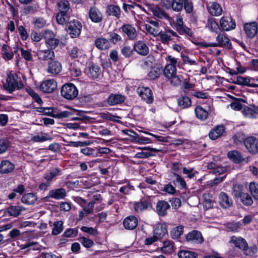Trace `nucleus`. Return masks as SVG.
I'll list each match as a JSON object with an SVG mask.
<instances>
[{
    "label": "nucleus",
    "mask_w": 258,
    "mask_h": 258,
    "mask_svg": "<svg viewBox=\"0 0 258 258\" xmlns=\"http://www.w3.org/2000/svg\"><path fill=\"white\" fill-rule=\"evenodd\" d=\"M125 100V97L121 94H111L107 99V102L110 106L121 103Z\"/></svg>",
    "instance_id": "4be33fe9"
},
{
    "label": "nucleus",
    "mask_w": 258,
    "mask_h": 258,
    "mask_svg": "<svg viewBox=\"0 0 258 258\" xmlns=\"http://www.w3.org/2000/svg\"><path fill=\"white\" fill-rule=\"evenodd\" d=\"M161 74V70L159 68L152 69L148 74V77L150 80L157 79Z\"/></svg>",
    "instance_id": "6e6d98bb"
},
{
    "label": "nucleus",
    "mask_w": 258,
    "mask_h": 258,
    "mask_svg": "<svg viewBox=\"0 0 258 258\" xmlns=\"http://www.w3.org/2000/svg\"><path fill=\"white\" fill-rule=\"evenodd\" d=\"M240 200L242 204L246 206H250L253 203L252 198L247 193L242 194V195L240 196Z\"/></svg>",
    "instance_id": "864d4df0"
},
{
    "label": "nucleus",
    "mask_w": 258,
    "mask_h": 258,
    "mask_svg": "<svg viewBox=\"0 0 258 258\" xmlns=\"http://www.w3.org/2000/svg\"><path fill=\"white\" fill-rule=\"evenodd\" d=\"M150 24H146L144 25L146 30L150 34L154 36H158L160 34L159 22L155 21L150 20Z\"/></svg>",
    "instance_id": "f8f14e48"
},
{
    "label": "nucleus",
    "mask_w": 258,
    "mask_h": 258,
    "mask_svg": "<svg viewBox=\"0 0 258 258\" xmlns=\"http://www.w3.org/2000/svg\"><path fill=\"white\" fill-rule=\"evenodd\" d=\"M134 50L139 54L145 56L149 52V49L147 45L142 41H137L134 46Z\"/></svg>",
    "instance_id": "6ab92c4d"
},
{
    "label": "nucleus",
    "mask_w": 258,
    "mask_h": 258,
    "mask_svg": "<svg viewBox=\"0 0 258 258\" xmlns=\"http://www.w3.org/2000/svg\"><path fill=\"white\" fill-rule=\"evenodd\" d=\"M184 226L179 225L173 228L170 232L171 237L173 239H177L180 238L183 233Z\"/></svg>",
    "instance_id": "473e14b6"
},
{
    "label": "nucleus",
    "mask_w": 258,
    "mask_h": 258,
    "mask_svg": "<svg viewBox=\"0 0 258 258\" xmlns=\"http://www.w3.org/2000/svg\"><path fill=\"white\" fill-rule=\"evenodd\" d=\"M137 92L139 96L147 103H152L153 101V97L151 90L148 87H139Z\"/></svg>",
    "instance_id": "6e6552de"
},
{
    "label": "nucleus",
    "mask_w": 258,
    "mask_h": 258,
    "mask_svg": "<svg viewBox=\"0 0 258 258\" xmlns=\"http://www.w3.org/2000/svg\"><path fill=\"white\" fill-rule=\"evenodd\" d=\"M109 39L111 42L113 44L116 43L117 42L122 40L121 37L118 34L114 32H110L109 33Z\"/></svg>",
    "instance_id": "e2e57ef3"
},
{
    "label": "nucleus",
    "mask_w": 258,
    "mask_h": 258,
    "mask_svg": "<svg viewBox=\"0 0 258 258\" xmlns=\"http://www.w3.org/2000/svg\"><path fill=\"white\" fill-rule=\"evenodd\" d=\"M89 18L94 23H99L102 21V15L100 11L96 7L90 8L89 12Z\"/></svg>",
    "instance_id": "aec40b11"
},
{
    "label": "nucleus",
    "mask_w": 258,
    "mask_h": 258,
    "mask_svg": "<svg viewBox=\"0 0 258 258\" xmlns=\"http://www.w3.org/2000/svg\"><path fill=\"white\" fill-rule=\"evenodd\" d=\"M195 111L196 116L201 120H205L208 116V112L200 106L196 107Z\"/></svg>",
    "instance_id": "4c0bfd02"
},
{
    "label": "nucleus",
    "mask_w": 258,
    "mask_h": 258,
    "mask_svg": "<svg viewBox=\"0 0 258 258\" xmlns=\"http://www.w3.org/2000/svg\"><path fill=\"white\" fill-rule=\"evenodd\" d=\"M217 43H210L206 45L207 47L224 46L229 49L231 48V44L229 39L223 33L219 34L216 37Z\"/></svg>",
    "instance_id": "39448f33"
},
{
    "label": "nucleus",
    "mask_w": 258,
    "mask_h": 258,
    "mask_svg": "<svg viewBox=\"0 0 258 258\" xmlns=\"http://www.w3.org/2000/svg\"><path fill=\"white\" fill-rule=\"evenodd\" d=\"M67 196V192L64 188H59L50 190L46 198H51L57 200L64 199Z\"/></svg>",
    "instance_id": "ddd939ff"
},
{
    "label": "nucleus",
    "mask_w": 258,
    "mask_h": 258,
    "mask_svg": "<svg viewBox=\"0 0 258 258\" xmlns=\"http://www.w3.org/2000/svg\"><path fill=\"white\" fill-rule=\"evenodd\" d=\"M234 142L236 144L241 143L243 142L246 138L244 135L241 133H237L234 136H233Z\"/></svg>",
    "instance_id": "0e129e2a"
},
{
    "label": "nucleus",
    "mask_w": 258,
    "mask_h": 258,
    "mask_svg": "<svg viewBox=\"0 0 258 258\" xmlns=\"http://www.w3.org/2000/svg\"><path fill=\"white\" fill-rule=\"evenodd\" d=\"M149 206V202L147 201L144 200L135 203L134 209L136 212H140L143 210H147Z\"/></svg>",
    "instance_id": "58836bf2"
},
{
    "label": "nucleus",
    "mask_w": 258,
    "mask_h": 258,
    "mask_svg": "<svg viewBox=\"0 0 258 258\" xmlns=\"http://www.w3.org/2000/svg\"><path fill=\"white\" fill-rule=\"evenodd\" d=\"M120 30L131 40H135L138 36L136 28L130 24H123Z\"/></svg>",
    "instance_id": "9d476101"
},
{
    "label": "nucleus",
    "mask_w": 258,
    "mask_h": 258,
    "mask_svg": "<svg viewBox=\"0 0 258 258\" xmlns=\"http://www.w3.org/2000/svg\"><path fill=\"white\" fill-rule=\"evenodd\" d=\"M163 74L172 85L177 86L181 84L180 78L176 75V66L166 65L164 69Z\"/></svg>",
    "instance_id": "f03ea898"
},
{
    "label": "nucleus",
    "mask_w": 258,
    "mask_h": 258,
    "mask_svg": "<svg viewBox=\"0 0 258 258\" xmlns=\"http://www.w3.org/2000/svg\"><path fill=\"white\" fill-rule=\"evenodd\" d=\"M207 168L209 169L212 170L211 172L215 174H221L226 171L225 167L218 165L214 162L209 163L207 165Z\"/></svg>",
    "instance_id": "2f4dec72"
},
{
    "label": "nucleus",
    "mask_w": 258,
    "mask_h": 258,
    "mask_svg": "<svg viewBox=\"0 0 258 258\" xmlns=\"http://www.w3.org/2000/svg\"><path fill=\"white\" fill-rule=\"evenodd\" d=\"M3 86L4 90L9 93H12L16 90L21 89L24 86L21 79L15 73L8 74L6 82Z\"/></svg>",
    "instance_id": "f257e3e1"
},
{
    "label": "nucleus",
    "mask_w": 258,
    "mask_h": 258,
    "mask_svg": "<svg viewBox=\"0 0 258 258\" xmlns=\"http://www.w3.org/2000/svg\"><path fill=\"white\" fill-rule=\"evenodd\" d=\"M62 70L61 63L58 61H52L48 63L47 72L53 75H56L60 73Z\"/></svg>",
    "instance_id": "a211bd4d"
},
{
    "label": "nucleus",
    "mask_w": 258,
    "mask_h": 258,
    "mask_svg": "<svg viewBox=\"0 0 258 258\" xmlns=\"http://www.w3.org/2000/svg\"><path fill=\"white\" fill-rule=\"evenodd\" d=\"M178 106L182 108L189 107L191 104L190 99L187 96H181L177 100Z\"/></svg>",
    "instance_id": "e433bc0d"
},
{
    "label": "nucleus",
    "mask_w": 258,
    "mask_h": 258,
    "mask_svg": "<svg viewBox=\"0 0 258 258\" xmlns=\"http://www.w3.org/2000/svg\"><path fill=\"white\" fill-rule=\"evenodd\" d=\"M186 239L187 241H191L197 243H201L204 241L201 233L196 230L189 232L186 235Z\"/></svg>",
    "instance_id": "f3484780"
},
{
    "label": "nucleus",
    "mask_w": 258,
    "mask_h": 258,
    "mask_svg": "<svg viewBox=\"0 0 258 258\" xmlns=\"http://www.w3.org/2000/svg\"><path fill=\"white\" fill-rule=\"evenodd\" d=\"M204 206L207 209H211L213 206L212 196L209 194H205L203 195Z\"/></svg>",
    "instance_id": "3c124183"
},
{
    "label": "nucleus",
    "mask_w": 258,
    "mask_h": 258,
    "mask_svg": "<svg viewBox=\"0 0 258 258\" xmlns=\"http://www.w3.org/2000/svg\"><path fill=\"white\" fill-rule=\"evenodd\" d=\"M82 113V111L78 110L76 109H72L68 111H63L59 113H55L53 117L57 118H62L69 117L71 115L76 114L77 115L80 116Z\"/></svg>",
    "instance_id": "bb28decb"
},
{
    "label": "nucleus",
    "mask_w": 258,
    "mask_h": 258,
    "mask_svg": "<svg viewBox=\"0 0 258 258\" xmlns=\"http://www.w3.org/2000/svg\"><path fill=\"white\" fill-rule=\"evenodd\" d=\"M95 44L96 46L101 50H105L109 48L110 44L108 40L99 38L95 40Z\"/></svg>",
    "instance_id": "f704fd0d"
},
{
    "label": "nucleus",
    "mask_w": 258,
    "mask_h": 258,
    "mask_svg": "<svg viewBox=\"0 0 258 258\" xmlns=\"http://www.w3.org/2000/svg\"><path fill=\"white\" fill-rule=\"evenodd\" d=\"M78 230L76 229H68L63 233V236L65 237H74L77 236Z\"/></svg>",
    "instance_id": "774afa93"
},
{
    "label": "nucleus",
    "mask_w": 258,
    "mask_h": 258,
    "mask_svg": "<svg viewBox=\"0 0 258 258\" xmlns=\"http://www.w3.org/2000/svg\"><path fill=\"white\" fill-rule=\"evenodd\" d=\"M150 9L153 15L159 18H166L168 17L167 15L162 10L156 6L151 7Z\"/></svg>",
    "instance_id": "a19ab883"
},
{
    "label": "nucleus",
    "mask_w": 258,
    "mask_h": 258,
    "mask_svg": "<svg viewBox=\"0 0 258 258\" xmlns=\"http://www.w3.org/2000/svg\"><path fill=\"white\" fill-rule=\"evenodd\" d=\"M69 54L72 58H75L80 56L82 54V52L80 49L75 46L69 51Z\"/></svg>",
    "instance_id": "052dcab7"
},
{
    "label": "nucleus",
    "mask_w": 258,
    "mask_h": 258,
    "mask_svg": "<svg viewBox=\"0 0 258 258\" xmlns=\"http://www.w3.org/2000/svg\"><path fill=\"white\" fill-rule=\"evenodd\" d=\"M53 228L52 229V234L56 235L60 233L63 230V222L57 221L53 223Z\"/></svg>",
    "instance_id": "79ce46f5"
},
{
    "label": "nucleus",
    "mask_w": 258,
    "mask_h": 258,
    "mask_svg": "<svg viewBox=\"0 0 258 258\" xmlns=\"http://www.w3.org/2000/svg\"><path fill=\"white\" fill-rule=\"evenodd\" d=\"M244 146L251 154L258 153V140L254 137H248L244 141Z\"/></svg>",
    "instance_id": "423d86ee"
},
{
    "label": "nucleus",
    "mask_w": 258,
    "mask_h": 258,
    "mask_svg": "<svg viewBox=\"0 0 258 258\" xmlns=\"http://www.w3.org/2000/svg\"><path fill=\"white\" fill-rule=\"evenodd\" d=\"M107 13L108 15L118 18L120 15V8L117 6L110 5L108 7Z\"/></svg>",
    "instance_id": "49530a36"
},
{
    "label": "nucleus",
    "mask_w": 258,
    "mask_h": 258,
    "mask_svg": "<svg viewBox=\"0 0 258 258\" xmlns=\"http://www.w3.org/2000/svg\"><path fill=\"white\" fill-rule=\"evenodd\" d=\"M59 172V170L57 168H55L45 173L44 177L47 181H51L54 177L58 175Z\"/></svg>",
    "instance_id": "8fccbe9b"
},
{
    "label": "nucleus",
    "mask_w": 258,
    "mask_h": 258,
    "mask_svg": "<svg viewBox=\"0 0 258 258\" xmlns=\"http://www.w3.org/2000/svg\"><path fill=\"white\" fill-rule=\"evenodd\" d=\"M178 256L179 258H197V254L193 251L181 250L178 252Z\"/></svg>",
    "instance_id": "c03bdc74"
},
{
    "label": "nucleus",
    "mask_w": 258,
    "mask_h": 258,
    "mask_svg": "<svg viewBox=\"0 0 258 258\" xmlns=\"http://www.w3.org/2000/svg\"><path fill=\"white\" fill-rule=\"evenodd\" d=\"M79 242L85 247L90 248L94 244L93 240L85 237H82L79 239Z\"/></svg>",
    "instance_id": "680f3d73"
},
{
    "label": "nucleus",
    "mask_w": 258,
    "mask_h": 258,
    "mask_svg": "<svg viewBox=\"0 0 258 258\" xmlns=\"http://www.w3.org/2000/svg\"><path fill=\"white\" fill-rule=\"evenodd\" d=\"M183 7V0H173L172 3V9L176 12H179L182 9Z\"/></svg>",
    "instance_id": "bf43d9fd"
},
{
    "label": "nucleus",
    "mask_w": 258,
    "mask_h": 258,
    "mask_svg": "<svg viewBox=\"0 0 258 258\" xmlns=\"http://www.w3.org/2000/svg\"><path fill=\"white\" fill-rule=\"evenodd\" d=\"M250 82L249 78L247 77H243L238 76L236 78L235 81H233V83L239 85L248 86V83Z\"/></svg>",
    "instance_id": "5fc2aeb1"
},
{
    "label": "nucleus",
    "mask_w": 258,
    "mask_h": 258,
    "mask_svg": "<svg viewBox=\"0 0 258 258\" xmlns=\"http://www.w3.org/2000/svg\"><path fill=\"white\" fill-rule=\"evenodd\" d=\"M56 19L59 24L63 25L69 20V15L68 13L59 12L56 15Z\"/></svg>",
    "instance_id": "a18cd8bd"
},
{
    "label": "nucleus",
    "mask_w": 258,
    "mask_h": 258,
    "mask_svg": "<svg viewBox=\"0 0 258 258\" xmlns=\"http://www.w3.org/2000/svg\"><path fill=\"white\" fill-rule=\"evenodd\" d=\"M25 210V208L20 206H11L5 210V213H7L9 216L13 217H16L21 214L23 211Z\"/></svg>",
    "instance_id": "dca6fc26"
},
{
    "label": "nucleus",
    "mask_w": 258,
    "mask_h": 258,
    "mask_svg": "<svg viewBox=\"0 0 258 258\" xmlns=\"http://www.w3.org/2000/svg\"><path fill=\"white\" fill-rule=\"evenodd\" d=\"M38 58L43 61L52 60L55 57V53L53 49L50 48L43 49L41 47L36 53Z\"/></svg>",
    "instance_id": "0eeeda50"
},
{
    "label": "nucleus",
    "mask_w": 258,
    "mask_h": 258,
    "mask_svg": "<svg viewBox=\"0 0 258 258\" xmlns=\"http://www.w3.org/2000/svg\"><path fill=\"white\" fill-rule=\"evenodd\" d=\"M36 196L32 193H28L24 195L21 198L23 203L27 205H33L37 201Z\"/></svg>",
    "instance_id": "72a5a7b5"
},
{
    "label": "nucleus",
    "mask_w": 258,
    "mask_h": 258,
    "mask_svg": "<svg viewBox=\"0 0 258 258\" xmlns=\"http://www.w3.org/2000/svg\"><path fill=\"white\" fill-rule=\"evenodd\" d=\"M228 157L236 164L240 163L244 160L241 153L236 150H232L227 154Z\"/></svg>",
    "instance_id": "393cba45"
},
{
    "label": "nucleus",
    "mask_w": 258,
    "mask_h": 258,
    "mask_svg": "<svg viewBox=\"0 0 258 258\" xmlns=\"http://www.w3.org/2000/svg\"><path fill=\"white\" fill-rule=\"evenodd\" d=\"M220 25L221 29L224 31H229L235 27L234 21L229 17H223L220 21Z\"/></svg>",
    "instance_id": "9b49d317"
},
{
    "label": "nucleus",
    "mask_w": 258,
    "mask_h": 258,
    "mask_svg": "<svg viewBox=\"0 0 258 258\" xmlns=\"http://www.w3.org/2000/svg\"><path fill=\"white\" fill-rule=\"evenodd\" d=\"M209 13L215 16H218L221 15L222 9L217 3L213 2L208 6Z\"/></svg>",
    "instance_id": "c756f323"
},
{
    "label": "nucleus",
    "mask_w": 258,
    "mask_h": 258,
    "mask_svg": "<svg viewBox=\"0 0 258 258\" xmlns=\"http://www.w3.org/2000/svg\"><path fill=\"white\" fill-rule=\"evenodd\" d=\"M57 88V83L54 79H48L44 81L40 85V89L46 93H50L54 91Z\"/></svg>",
    "instance_id": "1a4fd4ad"
},
{
    "label": "nucleus",
    "mask_w": 258,
    "mask_h": 258,
    "mask_svg": "<svg viewBox=\"0 0 258 258\" xmlns=\"http://www.w3.org/2000/svg\"><path fill=\"white\" fill-rule=\"evenodd\" d=\"M174 250L173 242L166 240L163 241V246L160 248V251L165 254H170Z\"/></svg>",
    "instance_id": "7c9ffc66"
},
{
    "label": "nucleus",
    "mask_w": 258,
    "mask_h": 258,
    "mask_svg": "<svg viewBox=\"0 0 258 258\" xmlns=\"http://www.w3.org/2000/svg\"><path fill=\"white\" fill-rule=\"evenodd\" d=\"M219 203L220 205L225 209L228 208L232 205V200L230 199L224 192H221L219 196Z\"/></svg>",
    "instance_id": "412c9836"
},
{
    "label": "nucleus",
    "mask_w": 258,
    "mask_h": 258,
    "mask_svg": "<svg viewBox=\"0 0 258 258\" xmlns=\"http://www.w3.org/2000/svg\"><path fill=\"white\" fill-rule=\"evenodd\" d=\"M57 6L59 12L68 13L70 9V4L67 1H60L57 3Z\"/></svg>",
    "instance_id": "de8ad7c7"
},
{
    "label": "nucleus",
    "mask_w": 258,
    "mask_h": 258,
    "mask_svg": "<svg viewBox=\"0 0 258 258\" xmlns=\"http://www.w3.org/2000/svg\"><path fill=\"white\" fill-rule=\"evenodd\" d=\"M15 165L8 160L2 161L0 164V173H9L14 170Z\"/></svg>",
    "instance_id": "a878e982"
},
{
    "label": "nucleus",
    "mask_w": 258,
    "mask_h": 258,
    "mask_svg": "<svg viewBox=\"0 0 258 258\" xmlns=\"http://www.w3.org/2000/svg\"><path fill=\"white\" fill-rule=\"evenodd\" d=\"M61 95L68 100H73L78 95V90L72 83H66L61 88Z\"/></svg>",
    "instance_id": "7ed1b4c3"
},
{
    "label": "nucleus",
    "mask_w": 258,
    "mask_h": 258,
    "mask_svg": "<svg viewBox=\"0 0 258 258\" xmlns=\"http://www.w3.org/2000/svg\"><path fill=\"white\" fill-rule=\"evenodd\" d=\"M3 56L5 59L10 60L14 56L13 53L10 50L9 47L6 44L2 47Z\"/></svg>",
    "instance_id": "603ef678"
},
{
    "label": "nucleus",
    "mask_w": 258,
    "mask_h": 258,
    "mask_svg": "<svg viewBox=\"0 0 258 258\" xmlns=\"http://www.w3.org/2000/svg\"><path fill=\"white\" fill-rule=\"evenodd\" d=\"M32 24L37 28H41L46 24V20L42 17H35L33 19Z\"/></svg>",
    "instance_id": "09e8293b"
},
{
    "label": "nucleus",
    "mask_w": 258,
    "mask_h": 258,
    "mask_svg": "<svg viewBox=\"0 0 258 258\" xmlns=\"http://www.w3.org/2000/svg\"><path fill=\"white\" fill-rule=\"evenodd\" d=\"M170 208L169 204L165 201L161 200L157 202L156 205V211L158 215L164 217L167 214V210Z\"/></svg>",
    "instance_id": "2eb2a0df"
},
{
    "label": "nucleus",
    "mask_w": 258,
    "mask_h": 258,
    "mask_svg": "<svg viewBox=\"0 0 258 258\" xmlns=\"http://www.w3.org/2000/svg\"><path fill=\"white\" fill-rule=\"evenodd\" d=\"M173 176L175 179V181L179 183L183 188H186V182L183 178H182L179 174L173 173Z\"/></svg>",
    "instance_id": "338daca9"
},
{
    "label": "nucleus",
    "mask_w": 258,
    "mask_h": 258,
    "mask_svg": "<svg viewBox=\"0 0 258 258\" xmlns=\"http://www.w3.org/2000/svg\"><path fill=\"white\" fill-rule=\"evenodd\" d=\"M230 241L233 243L235 246L239 248L245 249L247 246L245 239L240 237L233 236L231 237Z\"/></svg>",
    "instance_id": "cd10ccee"
},
{
    "label": "nucleus",
    "mask_w": 258,
    "mask_h": 258,
    "mask_svg": "<svg viewBox=\"0 0 258 258\" xmlns=\"http://www.w3.org/2000/svg\"><path fill=\"white\" fill-rule=\"evenodd\" d=\"M91 77L93 78H97L101 74L100 68L94 63L90 64L88 68Z\"/></svg>",
    "instance_id": "c9c22d12"
},
{
    "label": "nucleus",
    "mask_w": 258,
    "mask_h": 258,
    "mask_svg": "<svg viewBox=\"0 0 258 258\" xmlns=\"http://www.w3.org/2000/svg\"><path fill=\"white\" fill-rule=\"evenodd\" d=\"M207 27L211 32L218 33L220 30V27L218 23L214 19H209L207 23Z\"/></svg>",
    "instance_id": "ea45409f"
},
{
    "label": "nucleus",
    "mask_w": 258,
    "mask_h": 258,
    "mask_svg": "<svg viewBox=\"0 0 258 258\" xmlns=\"http://www.w3.org/2000/svg\"><path fill=\"white\" fill-rule=\"evenodd\" d=\"M244 29L247 36L252 38L257 33L258 25L255 22L246 23L244 25Z\"/></svg>",
    "instance_id": "4468645a"
},
{
    "label": "nucleus",
    "mask_w": 258,
    "mask_h": 258,
    "mask_svg": "<svg viewBox=\"0 0 258 258\" xmlns=\"http://www.w3.org/2000/svg\"><path fill=\"white\" fill-rule=\"evenodd\" d=\"M123 225L125 229L128 230H133L136 228L138 225V220L135 216H128L123 221Z\"/></svg>",
    "instance_id": "b1692460"
},
{
    "label": "nucleus",
    "mask_w": 258,
    "mask_h": 258,
    "mask_svg": "<svg viewBox=\"0 0 258 258\" xmlns=\"http://www.w3.org/2000/svg\"><path fill=\"white\" fill-rule=\"evenodd\" d=\"M9 146V142L6 139L0 140V154L5 153Z\"/></svg>",
    "instance_id": "69168bd1"
},
{
    "label": "nucleus",
    "mask_w": 258,
    "mask_h": 258,
    "mask_svg": "<svg viewBox=\"0 0 258 258\" xmlns=\"http://www.w3.org/2000/svg\"><path fill=\"white\" fill-rule=\"evenodd\" d=\"M52 138L47 134L41 133L32 137V140L35 142H42L48 140H51Z\"/></svg>",
    "instance_id": "37998d69"
},
{
    "label": "nucleus",
    "mask_w": 258,
    "mask_h": 258,
    "mask_svg": "<svg viewBox=\"0 0 258 258\" xmlns=\"http://www.w3.org/2000/svg\"><path fill=\"white\" fill-rule=\"evenodd\" d=\"M249 190L253 198L258 200V184L255 182H251L249 184Z\"/></svg>",
    "instance_id": "13d9d810"
},
{
    "label": "nucleus",
    "mask_w": 258,
    "mask_h": 258,
    "mask_svg": "<svg viewBox=\"0 0 258 258\" xmlns=\"http://www.w3.org/2000/svg\"><path fill=\"white\" fill-rule=\"evenodd\" d=\"M82 27V24L79 21L73 20L68 24V31L72 38H76L80 35Z\"/></svg>",
    "instance_id": "20e7f679"
},
{
    "label": "nucleus",
    "mask_w": 258,
    "mask_h": 258,
    "mask_svg": "<svg viewBox=\"0 0 258 258\" xmlns=\"http://www.w3.org/2000/svg\"><path fill=\"white\" fill-rule=\"evenodd\" d=\"M167 233V225L166 223L158 224L154 230V234L158 239L162 238Z\"/></svg>",
    "instance_id": "5701e85b"
},
{
    "label": "nucleus",
    "mask_w": 258,
    "mask_h": 258,
    "mask_svg": "<svg viewBox=\"0 0 258 258\" xmlns=\"http://www.w3.org/2000/svg\"><path fill=\"white\" fill-rule=\"evenodd\" d=\"M161 191L165 192L170 195H174L176 192L175 188L171 183L165 185L164 187H162Z\"/></svg>",
    "instance_id": "4d7b16f0"
},
{
    "label": "nucleus",
    "mask_w": 258,
    "mask_h": 258,
    "mask_svg": "<svg viewBox=\"0 0 258 258\" xmlns=\"http://www.w3.org/2000/svg\"><path fill=\"white\" fill-rule=\"evenodd\" d=\"M224 131L223 125H218L213 128L209 133V138L212 140H216L220 137Z\"/></svg>",
    "instance_id": "c85d7f7f"
}]
</instances>
